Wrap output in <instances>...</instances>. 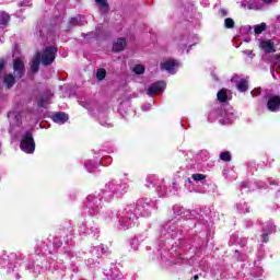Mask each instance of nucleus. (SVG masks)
I'll list each match as a JSON object with an SVG mask.
<instances>
[{
    "label": "nucleus",
    "instance_id": "nucleus-1",
    "mask_svg": "<svg viewBox=\"0 0 280 280\" xmlns=\"http://www.w3.org/2000/svg\"><path fill=\"white\" fill-rule=\"evenodd\" d=\"M20 148L21 151L25 152L26 154H34L36 150V142L34 141V136H32V132L26 131L24 133V137L20 142Z\"/></svg>",
    "mask_w": 280,
    "mask_h": 280
},
{
    "label": "nucleus",
    "instance_id": "nucleus-2",
    "mask_svg": "<svg viewBox=\"0 0 280 280\" xmlns=\"http://www.w3.org/2000/svg\"><path fill=\"white\" fill-rule=\"evenodd\" d=\"M56 54H58V48L56 46H47L43 54L40 55V61L44 67H49L56 61Z\"/></svg>",
    "mask_w": 280,
    "mask_h": 280
},
{
    "label": "nucleus",
    "instance_id": "nucleus-3",
    "mask_svg": "<svg viewBox=\"0 0 280 280\" xmlns=\"http://www.w3.org/2000/svg\"><path fill=\"white\" fill-rule=\"evenodd\" d=\"M13 74L20 80L25 78V63L19 57L13 60Z\"/></svg>",
    "mask_w": 280,
    "mask_h": 280
},
{
    "label": "nucleus",
    "instance_id": "nucleus-4",
    "mask_svg": "<svg viewBox=\"0 0 280 280\" xmlns=\"http://www.w3.org/2000/svg\"><path fill=\"white\" fill-rule=\"evenodd\" d=\"M267 108L270 113H279L280 110V96L271 95L267 101Z\"/></svg>",
    "mask_w": 280,
    "mask_h": 280
},
{
    "label": "nucleus",
    "instance_id": "nucleus-5",
    "mask_svg": "<svg viewBox=\"0 0 280 280\" xmlns=\"http://www.w3.org/2000/svg\"><path fill=\"white\" fill-rule=\"evenodd\" d=\"M21 80L19 77H16V74L13 73H5L3 75V85L4 89H7L8 91H10V89L14 88V84H16V81Z\"/></svg>",
    "mask_w": 280,
    "mask_h": 280
},
{
    "label": "nucleus",
    "instance_id": "nucleus-6",
    "mask_svg": "<svg viewBox=\"0 0 280 280\" xmlns=\"http://www.w3.org/2000/svg\"><path fill=\"white\" fill-rule=\"evenodd\" d=\"M162 91H165V82L158 81L149 86L148 95H155V93H161Z\"/></svg>",
    "mask_w": 280,
    "mask_h": 280
},
{
    "label": "nucleus",
    "instance_id": "nucleus-7",
    "mask_svg": "<svg viewBox=\"0 0 280 280\" xmlns=\"http://www.w3.org/2000/svg\"><path fill=\"white\" fill-rule=\"evenodd\" d=\"M259 47L266 54H275V51H277V49L275 48V42H271L270 39L261 40L259 43Z\"/></svg>",
    "mask_w": 280,
    "mask_h": 280
},
{
    "label": "nucleus",
    "instance_id": "nucleus-8",
    "mask_svg": "<svg viewBox=\"0 0 280 280\" xmlns=\"http://www.w3.org/2000/svg\"><path fill=\"white\" fill-rule=\"evenodd\" d=\"M176 67H178V62L174 59H170L161 63V70L167 71L168 73H172Z\"/></svg>",
    "mask_w": 280,
    "mask_h": 280
},
{
    "label": "nucleus",
    "instance_id": "nucleus-9",
    "mask_svg": "<svg viewBox=\"0 0 280 280\" xmlns=\"http://www.w3.org/2000/svg\"><path fill=\"white\" fill-rule=\"evenodd\" d=\"M95 3L101 14H108V12H110V4H108V0H95Z\"/></svg>",
    "mask_w": 280,
    "mask_h": 280
},
{
    "label": "nucleus",
    "instance_id": "nucleus-10",
    "mask_svg": "<svg viewBox=\"0 0 280 280\" xmlns=\"http://www.w3.org/2000/svg\"><path fill=\"white\" fill-rule=\"evenodd\" d=\"M126 45H128V42H126V38L120 37L117 39L116 43L113 45V51L116 54H119V51H124L126 49Z\"/></svg>",
    "mask_w": 280,
    "mask_h": 280
},
{
    "label": "nucleus",
    "instance_id": "nucleus-11",
    "mask_svg": "<svg viewBox=\"0 0 280 280\" xmlns=\"http://www.w3.org/2000/svg\"><path fill=\"white\" fill-rule=\"evenodd\" d=\"M40 52H36L35 54V58L33 59L32 61V65H31V71L32 73H38L39 71V67H40Z\"/></svg>",
    "mask_w": 280,
    "mask_h": 280
},
{
    "label": "nucleus",
    "instance_id": "nucleus-12",
    "mask_svg": "<svg viewBox=\"0 0 280 280\" xmlns=\"http://www.w3.org/2000/svg\"><path fill=\"white\" fill-rule=\"evenodd\" d=\"M54 121L57 124H67V121H69V115H67L65 112H58L54 116Z\"/></svg>",
    "mask_w": 280,
    "mask_h": 280
},
{
    "label": "nucleus",
    "instance_id": "nucleus-13",
    "mask_svg": "<svg viewBox=\"0 0 280 280\" xmlns=\"http://www.w3.org/2000/svg\"><path fill=\"white\" fill-rule=\"evenodd\" d=\"M236 89L240 93H246L248 91V80L241 79L236 84Z\"/></svg>",
    "mask_w": 280,
    "mask_h": 280
},
{
    "label": "nucleus",
    "instance_id": "nucleus-14",
    "mask_svg": "<svg viewBox=\"0 0 280 280\" xmlns=\"http://www.w3.org/2000/svg\"><path fill=\"white\" fill-rule=\"evenodd\" d=\"M217 98L218 102H220L221 104H224L229 101V94H226V90L222 89L221 91H219L217 93Z\"/></svg>",
    "mask_w": 280,
    "mask_h": 280
},
{
    "label": "nucleus",
    "instance_id": "nucleus-15",
    "mask_svg": "<svg viewBox=\"0 0 280 280\" xmlns=\"http://www.w3.org/2000/svg\"><path fill=\"white\" fill-rule=\"evenodd\" d=\"M49 100H50L49 94H47V92H45L43 94V96L37 102L38 108H45V105L47 104V102H49Z\"/></svg>",
    "mask_w": 280,
    "mask_h": 280
},
{
    "label": "nucleus",
    "instance_id": "nucleus-16",
    "mask_svg": "<svg viewBox=\"0 0 280 280\" xmlns=\"http://www.w3.org/2000/svg\"><path fill=\"white\" fill-rule=\"evenodd\" d=\"M10 23V14L5 11L0 13V25H8Z\"/></svg>",
    "mask_w": 280,
    "mask_h": 280
},
{
    "label": "nucleus",
    "instance_id": "nucleus-17",
    "mask_svg": "<svg viewBox=\"0 0 280 280\" xmlns=\"http://www.w3.org/2000/svg\"><path fill=\"white\" fill-rule=\"evenodd\" d=\"M105 78H106V69L100 68L96 71V80H98V82H102V80H105Z\"/></svg>",
    "mask_w": 280,
    "mask_h": 280
},
{
    "label": "nucleus",
    "instance_id": "nucleus-18",
    "mask_svg": "<svg viewBox=\"0 0 280 280\" xmlns=\"http://www.w3.org/2000/svg\"><path fill=\"white\" fill-rule=\"evenodd\" d=\"M224 27L225 30H233V27H235V21L231 18H226L224 20Z\"/></svg>",
    "mask_w": 280,
    "mask_h": 280
},
{
    "label": "nucleus",
    "instance_id": "nucleus-19",
    "mask_svg": "<svg viewBox=\"0 0 280 280\" xmlns=\"http://www.w3.org/2000/svg\"><path fill=\"white\" fill-rule=\"evenodd\" d=\"M133 73L137 75H143V73H145V67H143V65H136L133 67Z\"/></svg>",
    "mask_w": 280,
    "mask_h": 280
},
{
    "label": "nucleus",
    "instance_id": "nucleus-20",
    "mask_svg": "<svg viewBox=\"0 0 280 280\" xmlns=\"http://www.w3.org/2000/svg\"><path fill=\"white\" fill-rule=\"evenodd\" d=\"M220 160L223 161L224 163L231 162V152H229V151L221 152Z\"/></svg>",
    "mask_w": 280,
    "mask_h": 280
},
{
    "label": "nucleus",
    "instance_id": "nucleus-21",
    "mask_svg": "<svg viewBox=\"0 0 280 280\" xmlns=\"http://www.w3.org/2000/svg\"><path fill=\"white\" fill-rule=\"evenodd\" d=\"M254 32H255V34H262L264 32H266V23L262 22V23L256 25L254 27Z\"/></svg>",
    "mask_w": 280,
    "mask_h": 280
},
{
    "label": "nucleus",
    "instance_id": "nucleus-22",
    "mask_svg": "<svg viewBox=\"0 0 280 280\" xmlns=\"http://www.w3.org/2000/svg\"><path fill=\"white\" fill-rule=\"evenodd\" d=\"M80 15L75 16V18H71L69 23H68V27H75V25H80Z\"/></svg>",
    "mask_w": 280,
    "mask_h": 280
},
{
    "label": "nucleus",
    "instance_id": "nucleus-23",
    "mask_svg": "<svg viewBox=\"0 0 280 280\" xmlns=\"http://www.w3.org/2000/svg\"><path fill=\"white\" fill-rule=\"evenodd\" d=\"M191 178L195 182L205 180V178H207V175L200 174V173H196V174H192Z\"/></svg>",
    "mask_w": 280,
    "mask_h": 280
},
{
    "label": "nucleus",
    "instance_id": "nucleus-24",
    "mask_svg": "<svg viewBox=\"0 0 280 280\" xmlns=\"http://www.w3.org/2000/svg\"><path fill=\"white\" fill-rule=\"evenodd\" d=\"M7 65H8V61L3 58H0V73L3 72V69H5Z\"/></svg>",
    "mask_w": 280,
    "mask_h": 280
},
{
    "label": "nucleus",
    "instance_id": "nucleus-25",
    "mask_svg": "<svg viewBox=\"0 0 280 280\" xmlns=\"http://www.w3.org/2000/svg\"><path fill=\"white\" fill-rule=\"evenodd\" d=\"M261 240H262V242H264L265 244H268V242L270 241V238L268 237V233H264V234L261 235Z\"/></svg>",
    "mask_w": 280,
    "mask_h": 280
},
{
    "label": "nucleus",
    "instance_id": "nucleus-26",
    "mask_svg": "<svg viewBox=\"0 0 280 280\" xmlns=\"http://www.w3.org/2000/svg\"><path fill=\"white\" fill-rule=\"evenodd\" d=\"M221 16H229V11L226 9H220Z\"/></svg>",
    "mask_w": 280,
    "mask_h": 280
},
{
    "label": "nucleus",
    "instance_id": "nucleus-27",
    "mask_svg": "<svg viewBox=\"0 0 280 280\" xmlns=\"http://www.w3.org/2000/svg\"><path fill=\"white\" fill-rule=\"evenodd\" d=\"M273 60H275L276 62H280V54H276V55L273 56Z\"/></svg>",
    "mask_w": 280,
    "mask_h": 280
},
{
    "label": "nucleus",
    "instance_id": "nucleus-28",
    "mask_svg": "<svg viewBox=\"0 0 280 280\" xmlns=\"http://www.w3.org/2000/svg\"><path fill=\"white\" fill-rule=\"evenodd\" d=\"M198 279H200V276L199 275H195L194 276V280H198Z\"/></svg>",
    "mask_w": 280,
    "mask_h": 280
},
{
    "label": "nucleus",
    "instance_id": "nucleus-29",
    "mask_svg": "<svg viewBox=\"0 0 280 280\" xmlns=\"http://www.w3.org/2000/svg\"><path fill=\"white\" fill-rule=\"evenodd\" d=\"M264 3H272V0H262Z\"/></svg>",
    "mask_w": 280,
    "mask_h": 280
}]
</instances>
